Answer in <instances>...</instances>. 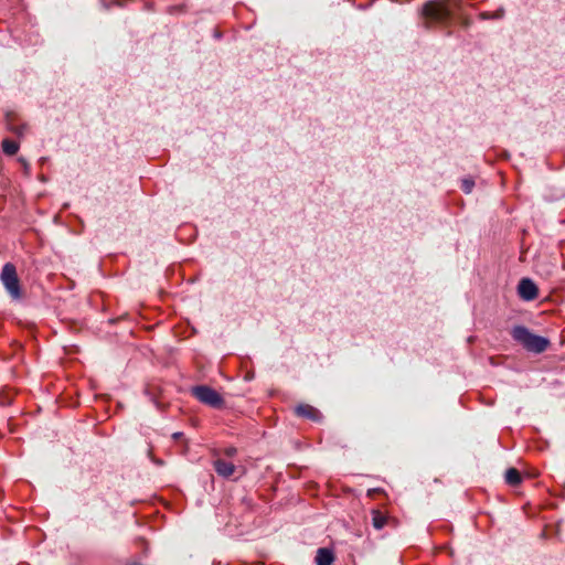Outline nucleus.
<instances>
[{
	"label": "nucleus",
	"mask_w": 565,
	"mask_h": 565,
	"mask_svg": "<svg viewBox=\"0 0 565 565\" xmlns=\"http://www.w3.org/2000/svg\"><path fill=\"white\" fill-rule=\"evenodd\" d=\"M511 335L514 341L522 344L524 349L533 353L544 352L550 341L541 335L533 334L526 327L516 326L511 330Z\"/></svg>",
	"instance_id": "obj_2"
},
{
	"label": "nucleus",
	"mask_w": 565,
	"mask_h": 565,
	"mask_svg": "<svg viewBox=\"0 0 565 565\" xmlns=\"http://www.w3.org/2000/svg\"><path fill=\"white\" fill-rule=\"evenodd\" d=\"M214 469L216 470V472L220 476L227 478V477H231L234 473L235 466L232 462H227L225 460L217 459L214 462Z\"/></svg>",
	"instance_id": "obj_9"
},
{
	"label": "nucleus",
	"mask_w": 565,
	"mask_h": 565,
	"mask_svg": "<svg viewBox=\"0 0 565 565\" xmlns=\"http://www.w3.org/2000/svg\"><path fill=\"white\" fill-rule=\"evenodd\" d=\"M521 475L515 468H510L505 472V481L510 486H518L521 482Z\"/></svg>",
	"instance_id": "obj_10"
},
{
	"label": "nucleus",
	"mask_w": 565,
	"mask_h": 565,
	"mask_svg": "<svg viewBox=\"0 0 565 565\" xmlns=\"http://www.w3.org/2000/svg\"><path fill=\"white\" fill-rule=\"evenodd\" d=\"M192 394L203 404L221 408L224 404L222 396L213 388L201 385L192 388Z\"/></svg>",
	"instance_id": "obj_5"
},
{
	"label": "nucleus",
	"mask_w": 565,
	"mask_h": 565,
	"mask_svg": "<svg viewBox=\"0 0 565 565\" xmlns=\"http://www.w3.org/2000/svg\"><path fill=\"white\" fill-rule=\"evenodd\" d=\"M0 278L11 297L19 299L21 297V290L14 265L7 263L2 268Z\"/></svg>",
	"instance_id": "obj_4"
},
{
	"label": "nucleus",
	"mask_w": 565,
	"mask_h": 565,
	"mask_svg": "<svg viewBox=\"0 0 565 565\" xmlns=\"http://www.w3.org/2000/svg\"><path fill=\"white\" fill-rule=\"evenodd\" d=\"M180 435H181L180 433H175L173 436H174V438H179Z\"/></svg>",
	"instance_id": "obj_16"
},
{
	"label": "nucleus",
	"mask_w": 565,
	"mask_h": 565,
	"mask_svg": "<svg viewBox=\"0 0 565 565\" xmlns=\"http://www.w3.org/2000/svg\"><path fill=\"white\" fill-rule=\"evenodd\" d=\"M505 15V10L503 8H499L498 10L493 12H482L480 14V18L482 20H499L502 19Z\"/></svg>",
	"instance_id": "obj_12"
},
{
	"label": "nucleus",
	"mask_w": 565,
	"mask_h": 565,
	"mask_svg": "<svg viewBox=\"0 0 565 565\" xmlns=\"http://www.w3.org/2000/svg\"><path fill=\"white\" fill-rule=\"evenodd\" d=\"M459 8V0H433L426 2V25L429 22L448 24Z\"/></svg>",
	"instance_id": "obj_1"
},
{
	"label": "nucleus",
	"mask_w": 565,
	"mask_h": 565,
	"mask_svg": "<svg viewBox=\"0 0 565 565\" xmlns=\"http://www.w3.org/2000/svg\"><path fill=\"white\" fill-rule=\"evenodd\" d=\"M475 186V181L471 178H463L461 180V190L465 193H471L472 189Z\"/></svg>",
	"instance_id": "obj_13"
},
{
	"label": "nucleus",
	"mask_w": 565,
	"mask_h": 565,
	"mask_svg": "<svg viewBox=\"0 0 565 565\" xmlns=\"http://www.w3.org/2000/svg\"><path fill=\"white\" fill-rule=\"evenodd\" d=\"M511 335L514 341L522 344L524 349L533 353L544 352L550 341L541 335L533 334L526 327L516 326L511 330Z\"/></svg>",
	"instance_id": "obj_3"
},
{
	"label": "nucleus",
	"mask_w": 565,
	"mask_h": 565,
	"mask_svg": "<svg viewBox=\"0 0 565 565\" xmlns=\"http://www.w3.org/2000/svg\"><path fill=\"white\" fill-rule=\"evenodd\" d=\"M518 295L524 301H532L539 295V288L530 278H522L518 285Z\"/></svg>",
	"instance_id": "obj_6"
},
{
	"label": "nucleus",
	"mask_w": 565,
	"mask_h": 565,
	"mask_svg": "<svg viewBox=\"0 0 565 565\" xmlns=\"http://www.w3.org/2000/svg\"><path fill=\"white\" fill-rule=\"evenodd\" d=\"M334 559L333 551L328 547L318 548L315 557L316 565H332Z\"/></svg>",
	"instance_id": "obj_7"
},
{
	"label": "nucleus",
	"mask_w": 565,
	"mask_h": 565,
	"mask_svg": "<svg viewBox=\"0 0 565 565\" xmlns=\"http://www.w3.org/2000/svg\"><path fill=\"white\" fill-rule=\"evenodd\" d=\"M3 152L13 156L19 150V143H2Z\"/></svg>",
	"instance_id": "obj_14"
},
{
	"label": "nucleus",
	"mask_w": 565,
	"mask_h": 565,
	"mask_svg": "<svg viewBox=\"0 0 565 565\" xmlns=\"http://www.w3.org/2000/svg\"><path fill=\"white\" fill-rule=\"evenodd\" d=\"M295 411L298 416L310 418L312 420H319L321 418L319 411L311 405H299Z\"/></svg>",
	"instance_id": "obj_8"
},
{
	"label": "nucleus",
	"mask_w": 565,
	"mask_h": 565,
	"mask_svg": "<svg viewBox=\"0 0 565 565\" xmlns=\"http://www.w3.org/2000/svg\"><path fill=\"white\" fill-rule=\"evenodd\" d=\"M235 452H236V450L234 448H230L226 450V454L230 456L234 455Z\"/></svg>",
	"instance_id": "obj_15"
},
{
	"label": "nucleus",
	"mask_w": 565,
	"mask_h": 565,
	"mask_svg": "<svg viewBox=\"0 0 565 565\" xmlns=\"http://www.w3.org/2000/svg\"><path fill=\"white\" fill-rule=\"evenodd\" d=\"M372 523L375 529L381 530L386 524V516L382 514L380 511H373Z\"/></svg>",
	"instance_id": "obj_11"
}]
</instances>
